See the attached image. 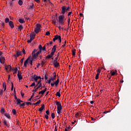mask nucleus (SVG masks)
<instances>
[{
  "label": "nucleus",
  "instance_id": "3c124183",
  "mask_svg": "<svg viewBox=\"0 0 131 131\" xmlns=\"http://www.w3.org/2000/svg\"><path fill=\"white\" fill-rule=\"evenodd\" d=\"M100 72L101 70L100 69V68H98L97 70V73L100 74Z\"/></svg>",
  "mask_w": 131,
  "mask_h": 131
},
{
  "label": "nucleus",
  "instance_id": "e433bc0d",
  "mask_svg": "<svg viewBox=\"0 0 131 131\" xmlns=\"http://www.w3.org/2000/svg\"><path fill=\"white\" fill-rule=\"evenodd\" d=\"M116 72H115V71H113V72H111V74H112V76H114V75H115L116 74V73H117V70H116L115 71Z\"/></svg>",
  "mask_w": 131,
  "mask_h": 131
},
{
  "label": "nucleus",
  "instance_id": "338daca9",
  "mask_svg": "<svg viewBox=\"0 0 131 131\" xmlns=\"http://www.w3.org/2000/svg\"><path fill=\"white\" fill-rule=\"evenodd\" d=\"M21 97H24V96H25V93H24L22 92H21Z\"/></svg>",
  "mask_w": 131,
  "mask_h": 131
},
{
  "label": "nucleus",
  "instance_id": "393cba45",
  "mask_svg": "<svg viewBox=\"0 0 131 131\" xmlns=\"http://www.w3.org/2000/svg\"><path fill=\"white\" fill-rule=\"evenodd\" d=\"M40 102H41V100H38V101H37L36 103H33V105H35V106H36L37 105V104H40Z\"/></svg>",
  "mask_w": 131,
  "mask_h": 131
},
{
  "label": "nucleus",
  "instance_id": "1a4fd4ad",
  "mask_svg": "<svg viewBox=\"0 0 131 131\" xmlns=\"http://www.w3.org/2000/svg\"><path fill=\"white\" fill-rule=\"evenodd\" d=\"M21 55L22 52L21 51H16V54H14L13 56L19 57V56H21Z\"/></svg>",
  "mask_w": 131,
  "mask_h": 131
},
{
  "label": "nucleus",
  "instance_id": "9d476101",
  "mask_svg": "<svg viewBox=\"0 0 131 131\" xmlns=\"http://www.w3.org/2000/svg\"><path fill=\"white\" fill-rule=\"evenodd\" d=\"M62 111V105L57 107V113L60 114Z\"/></svg>",
  "mask_w": 131,
  "mask_h": 131
},
{
  "label": "nucleus",
  "instance_id": "79ce46f5",
  "mask_svg": "<svg viewBox=\"0 0 131 131\" xmlns=\"http://www.w3.org/2000/svg\"><path fill=\"white\" fill-rule=\"evenodd\" d=\"M81 115V114H80V113H79V112H77V113H76V114L75 115V117H77V116H80Z\"/></svg>",
  "mask_w": 131,
  "mask_h": 131
},
{
  "label": "nucleus",
  "instance_id": "bf43d9fd",
  "mask_svg": "<svg viewBox=\"0 0 131 131\" xmlns=\"http://www.w3.org/2000/svg\"><path fill=\"white\" fill-rule=\"evenodd\" d=\"M33 86H35V82H33L30 86L32 87Z\"/></svg>",
  "mask_w": 131,
  "mask_h": 131
},
{
  "label": "nucleus",
  "instance_id": "13d9d810",
  "mask_svg": "<svg viewBox=\"0 0 131 131\" xmlns=\"http://www.w3.org/2000/svg\"><path fill=\"white\" fill-rule=\"evenodd\" d=\"M47 115H50V112H49V110H47L46 112Z\"/></svg>",
  "mask_w": 131,
  "mask_h": 131
},
{
  "label": "nucleus",
  "instance_id": "a18cd8bd",
  "mask_svg": "<svg viewBox=\"0 0 131 131\" xmlns=\"http://www.w3.org/2000/svg\"><path fill=\"white\" fill-rule=\"evenodd\" d=\"M12 70L13 71H15L14 73H13V74H14L17 73V72L18 71V69L17 68H16L15 69H13Z\"/></svg>",
  "mask_w": 131,
  "mask_h": 131
},
{
  "label": "nucleus",
  "instance_id": "864d4df0",
  "mask_svg": "<svg viewBox=\"0 0 131 131\" xmlns=\"http://www.w3.org/2000/svg\"><path fill=\"white\" fill-rule=\"evenodd\" d=\"M52 23L53 25H56L57 21H56V20H52Z\"/></svg>",
  "mask_w": 131,
  "mask_h": 131
},
{
  "label": "nucleus",
  "instance_id": "c03bdc74",
  "mask_svg": "<svg viewBox=\"0 0 131 131\" xmlns=\"http://www.w3.org/2000/svg\"><path fill=\"white\" fill-rule=\"evenodd\" d=\"M58 39L59 40V43H61V36L60 35H59Z\"/></svg>",
  "mask_w": 131,
  "mask_h": 131
},
{
  "label": "nucleus",
  "instance_id": "f704fd0d",
  "mask_svg": "<svg viewBox=\"0 0 131 131\" xmlns=\"http://www.w3.org/2000/svg\"><path fill=\"white\" fill-rule=\"evenodd\" d=\"M9 21H10V19L9 18L7 17L5 18V23H9Z\"/></svg>",
  "mask_w": 131,
  "mask_h": 131
},
{
  "label": "nucleus",
  "instance_id": "c9c22d12",
  "mask_svg": "<svg viewBox=\"0 0 131 131\" xmlns=\"http://www.w3.org/2000/svg\"><path fill=\"white\" fill-rule=\"evenodd\" d=\"M24 59H25V58H23L20 60V64H21V66H23V64H24Z\"/></svg>",
  "mask_w": 131,
  "mask_h": 131
},
{
  "label": "nucleus",
  "instance_id": "5701e85b",
  "mask_svg": "<svg viewBox=\"0 0 131 131\" xmlns=\"http://www.w3.org/2000/svg\"><path fill=\"white\" fill-rule=\"evenodd\" d=\"M16 101H17V104L19 105L20 106V104H21V100L20 99H17Z\"/></svg>",
  "mask_w": 131,
  "mask_h": 131
},
{
  "label": "nucleus",
  "instance_id": "aec40b11",
  "mask_svg": "<svg viewBox=\"0 0 131 131\" xmlns=\"http://www.w3.org/2000/svg\"><path fill=\"white\" fill-rule=\"evenodd\" d=\"M60 91H61V90H60L59 92H57L56 93L55 95H56V97H60V96H61V94H60Z\"/></svg>",
  "mask_w": 131,
  "mask_h": 131
},
{
  "label": "nucleus",
  "instance_id": "39448f33",
  "mask_svg": "<svg viewBox=\"0 0 131 131\" xmlns=\"http://www.w3.org/2000/svg\"><path fill=\"white\" fill-rule=\"evenodd\" d=\"M38 78L37 76L34 75L33 76H32V81H35V82H37Z\"/></svg>",
  "mask_w": 131,
  "mask_h": 131
},
{
  "label": "nucleus",
  "instance_id": "b1692460",
  "mask_svg": "<svg viewBox=\"0 0 131 131\" xmlns=\"http://www.w3.org/2000/svg\"><path fill=\"white\" fill-rule=\"evenodd\" d=\"M17 27H18V29L19 30H20V31H21L23 29V28H24V27H23V26L22 25L18 26H17Z\"/></svg>",
  "mask_w": 131,
  "mask_h": 131
},
{
  "label": "nucleus",
  "instance_id": "4c0bfd02",
  "mask_svg": "<svg viewBox=\"0 0 131 131\" xmlns=\"http://www.w3.org/2000/svg\"><path fill=\"white\" fill-rule=\"evenodd\" d=\"M99 75H100L99 73H97L96 74V76L95 77L96 80H98L99 79Z\"/></svg>",
  "mask_w": 131,
  "mask_h": 131
},
{
  "label": "nucleus",
  "instance_id": "bb28decb",
  "mask_svg": "<svg viewBox=\"0 0 131 131\" xmlns=\"http://www.w3.org/2000/svg\"><path fill=\"white\" fill-rule=\"evenodd\" d=\"M6 111L5 110L4 108V107H2L1 110V113L3 114H4L5 113Z\"/></svg>",
  "mask_w": 131,
  "mask_h": 131
},
{
  "label": "nucleus",
  "instance_id": "e2e57ef3",
  "mask_svg": "<svg viewBox=\"0 0 131 131\" xmlns=\"http://www.w3.org/2000/svg\"><path fill=\"white\" fill-rule=\"evenodd\" d=\"M50 79L51 81H53L56 80V79H55V78H54L53 77H51Z\"/></svg>",
  "mask_w": 131,
  "mask_h": 131
},
{
  "label": "nucleus",
  "instance_id": "4be33fe9",
  "mask_svg": "<svg viewBox=\"0 0 131 131\" xmlns=\"http://www.w3.org/2000/svg\"><path fill=\"white\" fill-rule=\"evenodd\" d=\"M56 104L57 105V107H60V106H62L61 103V102H60V101H56Z\"/></svg>",
  "mask_w": 131,
  "mask_h": 131
},
{
  "label": "nucleus",
  "instance_id": "a211bd4d",
  "mask_svg": "<svg viewBox=\"0 0 131 131\" xmlns=\"http://www.w3.org/2000/svg\"><path fill=\"white\" fill-rule=\"evenodd\" d=\"M59 35H54V38H53V42H55L57 39H58Z\"/></svg>",
  "mask_w": 131,
  "mask_h": 131
},
{
  "label": "nucleus",
  "instance_id": "37998d69",
  "mask_svg": "<svg viewBox=\"0 0 131 131\" xmlns=\"http://www.w3.org/2000/svg\"><path fill=\"white\" fill-rule=\"evenodd\" d=\"M56 77H57L56 73H55V72H54V73H53V78L56 79Z\"/></svg>",
  "mask_w": 131,
  "mask_h": 131
},
{
  "label": "nucleus",
  "instance_id": "69168bd1",
  "mask_svg": "<svg viewBox=\"0 0 131 131\" xmlns=\"http://www.w3.org/2000/svg\"><path fill=\"white\" fill-rule=\"evenodd\" d=\"M25 18H26L27 20H30V18L28 17L27 16H25Z\"/></svg>",
  "mask_w": 131,
  "mask_h": 131
},
{
  "label": "nucleus",
  "instance_id": "f03ea898",
  "mask_svg": "<svg viewBox=\"0 0 131 131\" xmlns=\"http://www.w3.org/2000/svg\"><path fill=\"white\" fill-rule=\"evenodd\" d=\"M37 51L38 50L34 49L33 51L32 52V60L36 59L37 57L39 55L38 51L36 53H35V52Z\"/></svg>",
  "mask_w": 131,
  "mask_h": 131
},
{
  "label": "nucleus",
  "instance_id": "09e8293b",
  "mask_svg": "<svg viewBox=\"0 0 131 131\" xmlns=\"http://www.w3.org/2000/svg\"><path fill=\"white\" fill-rule=\"evenodd\" d=\"M38 90V87L36 88L35 89H33V90L32 91V92H33L34 93L36 92L37 91V90Z\"/></svg>",
  "mask_w": 131,
  "mask_h": 131
},
{
  "label": "nucleus",
  "instance_id": "2f4dec72",
  "mask_svg": "<svg viewBox=\"0 0 131 131\" xmlns=\"http://www.w3.org/2000/svg\"><path fill=\"white\" fill-rule=\"evenodd\" d=\"M72 55L73 56H75V55H76V50L75 49H74L72 51Z\"/></svg>",
  "mask_w": 131,
  "mask_h": 131
},
{
  "label": "nucleus",
  "instance_id": "49530a36",
  "mask_svg": "<svg viewBox=\"0 0 131 131\" xmlns=\"http://www.w3.org/2000/svg\"><path fill=\"white\" fill-rule=\"evenodd\" d=\"M20 106L23 108H24L25 106V103H23L21 104Z\"/></svg>",
  "mask_w": 131,
  "mask_h": 131
},
{
  "label": "nucleus",
  "instance_id": "a878e982",
  "mask_svg": "<svg viewBox=\"0 0 131 131\" xmlns=\"http://www.w3.org/2000/svg\"><path fill=\"white\" fill-rule=\"evenodd\" d=\"M18 21L20 23H25V21L24 20V19H22V18H19L18 19Z\"/></svg>",
  "mask_w": 131,
  "mask_h": 131
},
{
  "label": "nucleus",
  "instance_id": "6ab92c4d",
  "mask_svg": "<svg viewBox=\"0 0 131 131\" xmlns=\"http://www.w3.org/2000/svg\"><path fill=\"white\" fill-rule=\"evenodd\" d=\"M56 48H57V46L56 45H54L53 46V47L52 48V51H53L54 52V53L56 52Z\"/></svg>",
  "mask_w": 131,
  "mask_h": 131
},
{
  "label": "nucleus",
  "instance_id": "a19ab883",
  "mask_svg": "<svg viewBox=\"0 0 131 131\" xmlns=\"http://www.w3.org/2000/svg\"><path fill=\"white\" fill-rule=\"evenodd\" d=\"M33 40V38H30V39L29 40H27V42H28V43H31V42Z\"/></svg>",
  "mask_w": 131,
  "mask_h": 131
},
{
  "label": "nucleus",
  "instance_id": "9b49d317",
  "mask_svg": "<svg viewBox=\"0 0 131 131\" xmlns=\"http://www.w3.org/2000/svg\"><path fill=\"white\" fill-rule=\"evenodd\" d=\"M36 34L34 32H32L30 35V38L34 39L35 38Z\"/></svg>",
  "mask_w": 131,
  "mask_h": 131
},
{
  "label": "nucleus",
  "instance_id": "4468645a",
  "mask_svg": "<svg viewBox=\"0 0 131 131\" xmlns=\"http://www.w3.org/2000/svg\"><path fill=\"white\" fill-rule=\"evenodd\" d=\"M57 76H58V79L56 81L53 82L55 86H57L59 83V77L58 75H57Z\"/></svg>",
  "mask_w": 131,
  "mask_h": 131
},
{
  "label": "nucleus",
  "instance_id": "0eeeda50",
  "mask_svg": "<svg viewBox=\"0 0 131 131\" xmlns=\"http://www.w3.org/2000/svg\"><path fill=\"white\" fill-rule=\"evenodd\" d=\"M30 59V57H29L27 60H25V61L24 62V67H26L28 66V64L29 63V61Z\"/></svg>",
  "mask_w": 131,
  "mask_h": 131
},
{
  "label": "nucleus",
  "instance_id": "473e14b6",
  "mask_svg": "<svg viewBox=\"0 0 131 131\" xmlns=\"http://www.w3.org/2000/svg\"><path fill=\"white\" fill-rule=\"evenodd\" d=\"M51 117L52 118V119H55V114L54 113H52Z\"/></svg>",
  "mask_w": 131,
  "mask_h": 131
},
{
  "label": "nucleus",
  "instance_id": "c85d7f7f",
  "mask_svg": "<svg viewBox=\"0 0 131 131\" xmlns=\"http://www.w3.org/2000/svg\"><path fill=\"white\" fill-rule=\"evenodd\" d=\"M18 4L20 6H23V1H21V0H19V1H18Z\"/></svg>",
  "mask_w": 131,
  "mask_h": 131
},
{
  "label": "nucleus",
  "instance_id": "cd10ccee",
  "mask_svg": "<svg viewBox=\"0 0 131 131\" xmlns=\"http://www.w3.org/2000/svg\"><path fill=\"white\" fill-rule=\"evenodd\" d=\"M12 113L14 115H16L17 114L16 111L15 109H13L12 111Z\"/></svg>",
  "mask_w": 131,
  "mask_h": 131
},
{
  "label": "nucleus",
  "instance_id": "dca6fc26",
  "mask_svg": "<svg viewBox=\"0 0 131 131\" xmlns=\"http://www.w3.org/2000/svg\"><path fill=\"white\" fill-rule=\"evenodd\" d=\"M40 31H41V29H38L37 27L34 29V31L36 34L38 33Z\"/></svg>",
  "mask_w": 131,
  "mask_h": 131
},
{
  "label": "nucleus",
  "instance_id": "20e7f679",
  "mask_svg": "<svg viewBox=\"0 0 131 131\" xmlns=\"http://www.w3.org/2000/svg\"><path fill=\"white\" fill-rule=\"evenodd\" d=\"M46 106L45 104H42L41 106L39 107L38 111L40 113H41L42 112V111L45 110Z\"/></svg>",
  "mask_w": 131,
  "mask_h": 131
},
{
  "label": "nucleus",
  "instance_id": "423d86ee",
  "mask_svg": "<svg viewBox=\"0 0 131 131\" xmlns=\"http://www.w3.org/2000/svg\"><path fill=\"white\" fill-rule=\"evenodd\" d=\"M52 65H53L55 68H57L60 66V63L58 62L57 61L53 62V64Z\"/></svg>",
  "mask_w": 131,
  "mask_h": 131
},
{
  "label": "nucleus",
  "instance_id": "f257e3e1",
  "mask_svg": "<svg viewBox=\"0 0 131 131\" xmlns=\"http://www.w3.org/2000/svg\"><path fill=\"white\" fill-rule=\"evenodd\" d=\"M71 7L68 6L67 7L63 6L61 7V14L64 15L66 12L68 13V11H70Z\"/></svg>",
  "mask_w": 131,
  "mask_h": 131
},
{
  "label": "nucleus",
  "instance_id": "72a5a7b5",
  "mask_svg": "<svg viewBox=\"0 0 131 131\" xmlns=\"http://www.w3.org/2000/svg\"><path fill=\"white\" fill-rule=\"evenodd\" d=\"M52 56H51V54H48V56H46V59H50Z\"/></svg>",
  "mask_w": 131,
  "mask_h": 131
},
{
  "label": "nucleus",
  "instance_id": "0e129e2a",
  "mask_svg": "<svg viewBox=\"0 0 131 131\" xmlns=\"http://www.w3.org/2000/svg\"><path fill=\"white\" fill-rule=\"evenodd\" d=\"M45 118L46 119H49V116H48V115H45Z\"/></svg>",
  "mask_w": 131,
  "mask_h": 131
},
{
  "label": "nucleus",
  "instance_id": "6e6d98bb",
  "mask_svg": "<svg viewBox=\"0 0 131 131\" xmlns=\"http://www.w3.org/2000/svg\"><path fill=\"white\" fill-rule=\"evenodd\" d=\"M33 59H32V60H31L29 62L31 66H32L33 65Z\"/></svg>",
  "mask_w": 131,
  "mask_h": 131
},
{
  "label": "nucleus",
  "instance_id": "de8ad7c7",
  "mask_svg": "<svg viewBox=\"0 0 131 131\" xmlns=\"http://www.w3.org/2000/svg\"><path fill=\"white\" fill-rule=\"evenodd\" d=\"M42 50L47 52V50H46V46L42 47Z\"/></svg>",
  "mask_w": 131,
  "mask_h": 131
},
{
  "label": "nucleus",
  "instance_id": "7ed1b4c3",
  "mask_svg": "<svg viewBox=\"0 0 131 131\" xmlns=\"http://www.w3.org/2000/svg\"><path fill=\"white\" fill-rule=\"evenodd\" d=\"M64 14H62V15H59V20H58L59 25H62L63 24V23H64Z\"/></svg>",
  "mask_w": 131,
  "mask_h": 131
},
{
  "label": "nucleus",
  "instance_id": "5fc2aeb1",
  "mask_svg": "<svg viewBox=\"0 0 131 131\" xmlns=\"http://www.w3.org/2000/svg\"><path fill=\"white\" fill-rule=\"evenodd\" d=\"M58 59V56L57 57H56L55 59H54V60H53V62H57V59Z\"/></svg>",
  "mask_w": 131,
  "mask_h": 131
},
{
  "label": "nucleus",
  "instance_id": "58836bf2",
  "mask_svg": "<svg viewBox=\"0 0 131 131\" xmlns=\"http://www.w3.org/2000/svg\"><path fill=\"white\" fill-rule=\"evenodd\" d=\"M14 90V83L13 82H11V91H13Z\"/></svg>",
  "mask_w": 131,
  "mask_h": 131
},
{
  "label": "nucleus",
  "instance_id": "4d7b16f0",
  "mask_svg": "<svg viewBox=\"0 0 131 131\" xmlns=\"http://www.w3.org/2000/svg\"><path fill=\"white\" fill-rule=\"evenodd\" d=\"M34 4H32V5L30 6V9H33Z\"/></svg>",
  "mask_w": 131,
  "mask_h": 131
},
{
  "label": "nucleus",
  "instance_id": "774afa93",
  "mask_svg": "<svg viewBox=\"0 0 131 131\" xmlns=\"http://www.w3.org/2000/svg\"><path fill=\"white\" fill-rule=\"evenodd\" d=\"M27 105H29V104H30V105H31L32 104V103H31V102H26V103H25Z\"/></svg>",
  "mask_w": 131,
  "mask_h": 131
},
{
  "label": "nucleus",
  "instance_id": "680f3d73",
  "mask_svg": "<svg viewBox=\"0 0 131 131\" xmlns=\"http://www.w3.org/2000/svg\"><path fill=\"white\" fill-rule=\"evenodd\" d=\"M42 46L41 45H39L38 46V48L39 50H42Z\"/></svg>",
  "mask_w": 131,
  "mask_h": 131
},
{
  "label": "nucleus",
  "instance_id": "052dcab7",
  "mask_svg": "<svg viewBox=\"0 0 131 131\" xmlns=\"http://www.w3.org/2000/svg\"><path fill=\"white\" fill-rule=\"evenodd\" d=\"M42 84L41 83H39V85L38 86V89H40V87H41Z\"/></svg>",
  "mask_w": 131,
  "mask_h": 131
},
{
  "label": "nucleus",
  "instance_id": "ea45409f",
  "mask_svg": "<svg viewBox=\"0 0 131 131\" xmlns=\"http://www.w3.org/2000/svg\"><path fill=\"white\" fill-rule=\"evenodd\" d=\"M40 94H42V95L45 94L43 90H41L40 92H39L38 95H40Z\"/></svg>",
  "mask_w": 131,
  "mask_h": 131
},
{
  "label": "nucleus",
  "instance_id": "f8f14e48",
  "mask_svg": "<svg viewBox=\"0 0 131 131\" xmlns=\"http://www.w3.org/2000/svg\"><path fill=\"white\" fill-rule=\"evenodd\" d=\"M5 58L4 57H0V62L4 64L5 63Z\"/></svg>",
  "mask_w": 131,
  "mask_h": 131
},
{
  "label": "nucleus",
  "instance_id": "ddd939ff",
  "mask_svg": "<svg viewBox=\"0 0 131 131\" xmlns=\"http://www.w3.org/2000/svg\"><path fill=\"white\" fill-rule=\"evenodd\" d=\"M8 69H10V71H11L12 69V67L10 65L5 66V70L8 71Z\"/></svg>",
  "mask_w": 131,
  "mask_h": 131
},
{
  "label": "nucleus",
  "instance_id": "2eb2a0df",
  "mask_svg": "<svg viewBox=\"0 0 131 131\" xmlns=\"http://www.w3.org/2000/svg\"><path fill=\"white\" fill-rule=\"evenodd\" d=\"M9 26H10V28H11L12 29L14 28V26L13 21H10L9 23Z\"/></svg>",
  "mask_w": 131,
  "mask_h": 131
},
{
  "label": "nucleus",
  "instance_id": "7c9ffc66",
  "mask_svg": "<svg viewBox=\"0 0 131 131\" xmlns=\"http://www.w3.org/2000/svg\"><path fill=\"white\" fill-rule=\"evenodd\" d=\"M41 27V26L40 24H36V28L38 29H40V28Z\"/></svg>",
  "mask_w": 131,
  "mask_h": 131
},
{
  "label": "nucleus",
  "instance_id": "8fccbe9b",
  "mask_svg": "<svg viewBox=\"0 0 131 131\" xmlns=\"http://www.w3.org/2000/svg\"><path fill=\"white\" fill-rule=\"evenodd\" d=\"M50 34H51V33H50V32H46V36H50Z\"/></svg>",
  "mask_w": 131,
  "mask_h": 131
},
{
  "label": "nucleus",
  "instance_id": "f3484780",
  "mask_svg": "<svg viewBox=\"0 0 131 131\" xmlns=\"http://www.w3.org/2000/svg\"><path fill=\"white\" fill-rule=\"evenodd\" d=\"M5 117L9 119H11V117L9 114H7V113H5L4 114Z\"/></svg>",
  "mask_w": 131,
  "mask_h": 131
},
{
  "label": "nucleus",
  "instance_id": "603ef678",
  "mask_svg": "<svg viewBox=\"0 0 131 131\" xmlns=\"http://www.w3.org/2000/svg\"><path fill=\"white\" fill-rule=\"evenodd\" d=\"M55 53L54 52V51H51V53H50L52 57H53Z\"/></svg>",
  "mask_w": 131,
  "mask_h": 131
},
{
  "label": "nucleus",
  "instance_id": "c756f323",
  "mask_svg": "<svg viewBox=\"0 0 131 131\" xmlns=\"http://www.w3.org/2000/svg\"><path fill=\"white\" fill-rule=\"evenodd\" d=\"M4 124L6 126H9V124L7 123V122L6 120H4L3 121Z\"/></svg>",
  "mask_w": 131,
  "mask_h": 131
},
{
  "label": "nucleus",
  "instance_id": "412c9836",
  "mask_svg": "<svg viewBox=\"0 0 131 131\" xmlns=\"http://www.w3.org/2000/svg\"><path fill=\"white\" fill-rule=\"evenodd\" d=\"M3 89H4V91H6L7 85H6V83L5 82H3Z\"/></svg>",
  "mask_w": 131,
  "mask_h": 131
},
{
  "label": "nucleus",
  "instance_id": "6e6552de",
  "mask_svg": "<svg viewBox=\"0 0 131 131\" xmlns=\"http://www.w3.org/2000/svg\"><path fill=\"white\" fill-rule=\"evenodd\" d=\"M17 77L19 80L23 79V77L21 76V74L19 73V71H18Z\"/></svg>",
  "mask_w": 131,
  "mask_h": 131
}]
</instances>
